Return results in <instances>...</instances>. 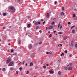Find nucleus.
Wrapping results in <instances>:
<instances>
[{
    "instance_id": "obj_50",
    "label": "nucleus",
    "mask_w": 77,
    "mask_h": 77,
    "mask_svg": "<svg viewBox=\"0 0 77 77\" xmlns=\"http://www.w3.org/2000/svg\"><path fill=\"white\" fill-rule=\"evenodd\" d=\"M54 3L55 4H56V3H57V2L55 1Z\"/></svg>"
},
{
    "instance_id": "obj_53",
    "label": "nucleus",
    "mask_w": 77,
    "mask_h": 77,
    "mask_svg": "<svg viewBox=\"0 0 77 77\" xmlns=\"http://www.w3.org/2000/svg\"><path fill=\"white\" fill-rule=\"evenodd\" d=\"M26 66H27V63H26L25 65Z\"/></svg>"
},
{
    "instance_id": "obj_35",
    "label": "nucleus",
    "mask_w": 77,
    "mask_h": 77,
    "mask_svg": "<svg viewBox=\"0 0 77 77\" xmlns=\"http://www.w3.org/2000/svg\"><path fill=\"white\" fill-rule=\"evenodd\" d=\"M34 1L35 2H38V0H34Z\"/></svg>"
},
{
    "instance_id": "obj_56",
    "label": "nucleus",
    "mask_w": 77,
    "mask_h": 77,
    "mask_svg": "<svg viewBox=\"0 0 77 77\" xmlns=\"http://www.w3.org/2000/svg\"><path fill=\"white\" fill-rule=\"evenodd\" d=\"M7 51L8 52H9L10 51L9 50H8Z\"/></svg>"
},
{
    "instance_id": "obj_25",
    "label": "nucleus",
    "mask_w": 77,
    "mask_h": 77,
    "mask_svg": "<svg viewBox=\"0 0 77 77\" xmlns=\"http://www.w3.org/2000/svg\"><path fill=\"white\" fill-rule=\"evenodd\" d=\"M72 54H70L69 55V57H72Z\"/></svg>"
},
{
    "instance_id": "obj_37",
    "label": "nucleus",
    "mask_w": 77,
    "mask_h": 77,
    "mask_svg": "<svg viewBox=\"0 0 77 77\" xmlns=\"http://www.w3.org/2000/svg\"><path fill=\"white\" fill-rule=\"evenodd\" d=\"M25 62V61H23V65H24V64Z\"/></svg>"
},
{
    "instance_id": "obj_46",
    "label": "nucleus",
    "mask_w": 77,
    "mask_h": 77,
    "mask_svg": "<svg viewBox=\"0 0 77 77\" xmlns=\"http://www.w3.org/2000/svg\"><path fill=\"white\" fill-rule=\"evenodd\" d=\"M45 21H44V22L43 23V24H45Z\"/></svg>"
},
{
    "instance_id": "obj_13",
    "label": "nucleus",
    "mask_w": 77,
    "mask_h": 77,
    "mask_svg": "<svg viewBox=\"0 0 77 77\" xmlns=\"http://www.w3.org/2000/svg\"><path fill=\"white\" fill-rule=\"evenodd\" d=\"M31 57H32L33 56H34V54H32L30 55Z\"/></svg>"
},
{
    "instance_id": "obj_49",
    "label": "nucleus",
    "mask_w": 77,
    "mask_h": 77,
    "mask_svg": "<svg viewBox=\"0 0 77 77\" xmlns=\"http://www.w3.org/2000/svg\"><path fill=\"white\" fill-rule=\"evenodd\" d=\"M46 66H48V64H46Z\"/></svg>"
},
{
    "instance_id": "obj_40",
    "label": "nucleus",
    "mask_w": 77,
    "mask_h": 77,
    "mask_svg": "<svg viewBox=\"0 0 77 77\" xmlns=\"http://www.w3.org/2000/svg\"><path fill=\"white\" fill-rule=\"evenodd\" d=\"M65 53H67V51L66 50L64 51Z\"/></svg>"
},
{
    "instance_id": "obj_33",
    "label": "nucleus",
    "mask_w": 77,
    "mask_h": 77,
    "mask_svg": "<svg viewBox=\"0 0 77 77\" xmlns=\"http://www.w3.org/2000/svg\"><path fill=\"white\" fill-rule=\"evenodd\" d=\"M29 71H27V72L26 74H29Z\"/></svg>"
},
{
    "instance_id": "obj_17",
    "label": "nucleus",
    "mask_w": 77,
    "mask_h": 77,
    "mask_svg": "<svg viewBox=\"0 0 77 77\" xmlns=\"http://www.w3.org/2000/svg\"><path fill=\"white\" fill-rule=\"evenodd\" d=\"M30 24H28L27 26L28 27H30Z\"/></svg>"
},
{
    "instance_id": "obj_10",
    "label": "nucleus",
    "mask_w": 77,
    "mask_h": 77,
    "mask_svg": "<svg viewBox=\"0 0 77 77\" xmlns=\"http://www.w3.org/2000/svg\"><path fill=\"white\" fill-rule=\"evenodd\" d=\"M10 9H11V10H13L14 9V7H11L10 8Z\"/></svg>"
},
{
    "instance_id": "obj_24",
    "label": "nucleus",
    "mask_w": 77,
    "mask_h": 77,
    "mask_svg": "<svg viewBox=\"0 0 77 77\" xmlns=\"http://www.w3.org/2000/svg\"><path fill=\"white\" fill-rule=\"evenodd\" d=\"M46 17L47 18H49V17H50V15H48Z\"/></svg>"
},
{
    "instance_id": "obj_62",
    "label": "nucleus",
    "mask_w": 77,
    "mask_h": 77,
    "mask_svg": "<svg viewBox=\"0 0 77 77\" xmlns=\"http://www.w3.org/2000/svg\"><path fill=\"white\" fill-rule=\"evenodd\" d=\"M3 29H5V27H4L3 28Z\"/></svg>"
},
{
    "instance_id": "obj_39",
    "label": "nucleus",
    "mask_w": 77,
    "mask_h": 77,
    "mask_svg": "<svg viewBox=\"0 0 77 77\" xmlns=\"http://www.w3.org/2000/svg\"><path fill=\"white\" fill-rule=\"evenodd\" d=\"M13 55H15V56H17V53H15L13 54Z\"/></svg>"
},
{
    "instance_id": "obj_48",
    "label": "nucleus",
    "mask_w": 77,
    "mask_h": 77,
    "mask_svg": "<svg viewBox=\"0 0 77 77\" xmlns=\"http://www.w3.org/2000/svg\"><path fill=\"white\" fill-rule=\"evenodd\" d=\"M46 54H49V52H47L46 53Z\"/></svg>"
},
{
    "instance_id": "obj_58",
    "label": "nucleus",
    "mask_w": 77,
    "mask_h": 77,
    "mask_svg": "<svg viewBox=\"0 0 77 77\" xmlns=\"http://www.w3.org/2000/svg\"><path fill=\"white\" fill-rule=\"evenodd\" d=\"M48 33H50V31H48Z\"/></svg>"
},
{
    "instance_id": "obj_19",
    "label": "nucleus",
    "mask_w": 77,
    "mask_h": 77,
    "mask_svg": "<svg viewBox=\"0 0 77 77\" xmlns=\"http://www.w3.org/2000/svg\"><path fill=\"white\" fill-rule=\"evenodd\" d=\"M58 74L59 75H60V74H61L60 71H59V72H58Z\"/></svg>"
},
{
    "instance_id": "obj_55",
    "label": "nucleus",
    "mask_w": 77,
    "mask_h": 77,
    "mask_svg": "<svg viewBox=\"0 0 77 77\" xmlns=\"http://www.w3.org/2000/svg\"><path fill=\"white\" fill-rule=\"evenodd\" d=\"M55 32H56V31H54V33H55Z\"/></svg>"
},
{
    "instance_id": "obj_57",
    "label": "nucleus",
    "mask_w": 77,
    "mask_h": 77,
    "mask_svg": "<svg viewBox=\"0 0 77 77\" xmlns=\"http://www.w3.org/2000/svg\"><path fill=\"white\" fill-rule=\"evenodd\" d=\"M49 54H51V53H49Z\"/></svg>"
},
{
    "instance_id": "obj_59",
    "label": "nucleus",
    "mask_w": 77,
    "mask_h": 77,
    "mask_svg": "<svg viewBox=\"0 0 77 77\" xmlns=\"http://www.w3.org/2000/svg\"><path fill=\"white\" fill-rule=\"evenodd\" d=\"M9 28L10 29H11V26H10L9 27Z\"/></svg>"
},
{
    "instance_id": "obj_15",
    "label": "nucleus",
    "mask_w": 77,
    "mask_h": 77,
    "mask_svg": "<svg viewBox=\"0 0 77 77\" xmlns=\"http://www.w3.org/2000/svg\"><path fill=\"white\" fill-rule=\"evenodd\" d=\"M42 43V42H39L38 44H39V45H41Z\"/></svg>"
},
{
    "instance_id": "obj_54",
    "label": "nucleus",
    "mask_w": 77,
    "mask_h": 77,
    "mask_svg": "<svg viewBox=\"0 0 77 77\" xmlns=\"http://www.w3.org/2000/svg\"><path fill=\"white\" fill-rule=\"evenodd\" d=\"M48 29V28H47V27H46V30H47Z\"/></svg>"
},
{
    "instance_id": "obj_4",
    "label": "nucleus",
    "mask_w": 77,
    "mask_h": 77,
    "mask_svg": "<svg viewBox=\"0 0 77 77\" xmlns=\"http://www.w3.org/2000/svg\"><path fill=\"white\" fill-rule=\"evenodd\" d=\"M72 67H69L68 68V69L69 70H72Z\"/></svg>"
},
{
    "instance_id": "obj_28",
    "label": "nucleus",
    "mask_w": 77,
    "mask_h": 77,
    "mask_svg": "<svg viewBox=\"0 0 77 77\" xmlns=\"http://www.w3.org/2000/svg\"><path fill=\"white\" fill-rule=\"evenodd\" d=\"M11 53H13V52H14V50L11 49Z\"/></svg>"
},
{
    "instance_id": "obj_27",
    "label": "nucleus",
    "mask_w": 77,
    "mask_h": 77,
    "mask_svg": "<svg viewBox=\"0 0 77 77\" xmlns=\"http://www.w3.org/2000/svg\"><path fill=\"white\" fill-rule=\"evenodd\" d=\"M58 33V34H62V33L60 32H59Z\"/></svg>"
},
{
    "instance_id": "obj_21",
    "label": "nucleus",
    "mask_w": 77,
    "mask_h": 77,
    "mask_svg": "<svg viewBox=\"0 0 77 77\" xmlns=\"http://www.w3.org/2000/svg\"><path fill=\"white\" fill-rule=\"evenodd\" d=\"M51 36H52V35H51V34H50V35H49V38H51Z\"/></svg>"
},
{
    "instance_id": "obj_22",
    "label": "nucleus",
    "mask_w": 77,
    "mask_h": 77,
    "mask_svg": "<svg viewBox=\"0 0 77 77\" xmlns=\"http://www.w3.org/2000/svg\"><path fill=\"white\" fill-rule=\"evenodd\" d=\"M20 71H22V69H23V68L22 67H21L20 68H19Z\"/></svg>"
},
{
    "instance_id": "obj_18",
    "label": "nucleus",
    "mask_w": 77,
    "mask_h": 77,
    "mask_svg": "<svg viewBox=\"0 0 77 77\" xmlns=\"http://www.w3.org/2000/svg\"><path fill=\"white\" fill-rule=\"evenodd\" d=\"M64 15V13L63 12L61 13V15Z\"/></svg>"
},
{
    "instance_id": "obj_43",
    "label": "nucleus",
    "mask_w": 77,
    "mask_h": 77,
    "mask_svg": "<svg viewBox=\"0 0 77 77\" xmlns=\"http://www.w3.org/2000/svg\"><path fill=\"white\" fill-rule=\"evenodd\" d=\"M38 24H41V22H37Z\"/></svg>"
},
{
    "instance_id": "obj_60",
    "label": "nucleus",
    "mask_w": 77,
    "mask_h": 77,
    "mask_svg": "<svg viewBox=\"0 0 77 77\" xmlns=\"http://www.w3.org/2000/svg\"><path fill=\"white\" fill-rule=\"evenodd\" d=\"M47 15H50V14H49V13H47Z\"/></svg>"
},
{
    "instance_id": "obj_41",
    "label": "nucleus",
    "mask_w": 77,
    "mask_h": 77,
    "mask_svg": "<svg viewBox=\"0 0 77 77\" xmlns=\"http://www.w3.org/2000/svg\"><path fill=\"white\" fill-rule=\"evenodd\" d=\"M16 74L17 75L18 74V71L16 72Z\"/></svg>"
},
{
    "instance_id": "obj_36",
    "label": "nucleus",
    "mask_w": 77,
    "mask_h": 77,
    "mask_svg": "<svg viewBox=\"0 0 77 77\" xmlns=\"http://www.w3.org/2000/svg\"><path fill=\"white\" fill-rule=\"evenodd\" d=\"M50 72L51 73H53V72L52 71H50Z\"/></svg>"
},
{
    "instance_id": "obj_42",
    "label": "nucleus",
    "mask_w": 77,
    "mask_h": 77,
    "mask_svg": "<svg viewBox=\"0 0 77 77\" xmlns=\"http://www.w3.org/2000/svg\"><path fill=\"white\" fill-rule=\"evenodd\" d=\"M62 55H63V56H64V55H65V54H64V53H62Z\"/></svg>"
},
{
    "instance_id": "obj_44",
    "label": "nucleus",
    "mask_w": 77,
    "mask_h": 77,
    "mask_svg": "<svg viewBox=\"0 0 77 77\" xmlns=\"http://www.w3.org/2000/svg\"><path fill=\"white\" fill-rule=\"evenodd\" d=\"M21 62H20L18 64V65H20V64H21Z\"/></svg>"
},
{
    "instance_id": "obj_47",
    "label": "nucleus",
    "mask_w": 77,
    "mask_h": 77,
    "mask_svg": "<svg viewBox=\"0 0 77 77\" xmlns=\"http://www.w3.org/2000/svg\"><path fill=\"white\" fill-rule=\"evenodd\" d=\"M72 65V63L70 64V66H71Z\"/></svg>"
},
{
    "instance_id": "obj_23",
    "label": "nucleus",
    "mask_w": 77,
    "mask_h": 77,
    "mask_svg": "<svg viewBox=\"0 0 77 77\" xmlns=\"http://www.w3.org/2000/svg\"><path fill=\"white\" fill-rule=\"evenodd\" d=\"M75 27V26H72L71 27V29H72L73 28V27Z\"/></svg>"
},
{
    "instance_id": "obj_3",
    "label": "nucleus",
    "mask_w": 77,
    "mask_h": 77,
    "mask_svg": "<svg viewBox=\"0 0 77 77\" xmlns=\"http://www.w3.org/2000/svg\"><path fill=\"white\" fill-rule=\"evenodd\" d=\"M13 62H11L9 64V66H12V65L13 64Z\"/></svg>"
},
{
    "instance_id": "obj_63",
    "label": "nucleus",
    "mask_w": 77,
    "mask_h": 77,
    "mask_svg": "<svg viewBox=\"0 0 77 77\" xmlns=\"http://www.w3.org/2000/svg\"><path fill=\"white\" fill-rule=\"evenodd\" d=\"M53 20H56V18H54L53 19Z\"/></svg>"
},
{
    "instance_id": "obj_30",
    "label": "nucleus",
    "mask_w": 77,
    "mask_h": 77,
    "mask_svg": "<svg viewBox=\"0 0 77 77\" xmlns=\"http://www.w3.org/2000/svg\"><path fill=\"white\" fill-rule=\"evenodd\" d=\"M6 15V14L5 13H4L3 14V15L4 16H5V15Z\"/></svg>"
},
{
    "instance_id": "obj_1",
    "label": "nucleus",
    "mask_w": 77,
    "mask_h": 77,
    "mask_svg": "<svg viewBox=\"0 0 77 77\" xmlns=\"http://www.w3.org/2000/svg\"><path fill=\"white\" fill-rule=\"evenodd\" d=\"M60 22H59V24L58 25V28H59V26H60V29H62V24H60Z\"/></svg>"
},
{
    "instance_id": "obj_11",
    "label": "nucleus",
    "mask_w": 77,
    "mask_h": 77,
    "mask_svg": "<svg viewBox=\"0 0 77 77\" xmlns=\"http://www.w3.org/2000/svg\"><path fill=\"white\" fill-rule=\"evenodd\" d=\"M75 32V29H73L72 31V32L73 33H74Z\"/></svg>"
},
{
    "instance_id": "obj_14",
    "label": "nucleus",
    "mask_w": 77,
    "mask_h": 77,
    "mask_svg": "<svg viewBox=\"0 0 77 77\" xmlns=\"http://www.w3.org/2000/svg\"><path fill=\"white\" fill-rule=\"evenodd\" d=\"M18 43L19 44H21V40H19L18 42Z\"/></svg>"
},
{
    "instance_id": "obj_20",
    "label": "nucleus",
    "mask_w": 77,
    "mask_h": 77,
    "mask_svg": "<svg viewBox=\"0 0 77 77\" xmlns=\"http://www.w3.org/2000/svg\"><path fill=\"white\" fill-rule=\"evenodd\" d=\"M51 24L52 25H54V22H53L51 23Z\"/></svg>"
},
{
    "instance_id": "obj_34",
    "label": "nucleus",
    "mask_w": 77,
    "mask_h": 77,
    "mask_svg": "<svg viewBox=\"0 0 77 77\" xmlns=\"http://www.w3.org/2000/svg\"><path fill=\"white\" fill-rule=\"evenodd\" d=\"M43 67L44 68H46V66H43Z\"/></svg>"
},
{
    "instance_id": "obj_31",
    "label": "nucleus",
    "mask_w": 77,
    "mask_h": 77,
    "mask_svg": "<svg viewBox=\"0 0 77 77\" xmlns=\"http://www.w3.org/2000/svg\"><path fill=\"white\" fill-rule=\"evenodd\" d=\"M73 18L75 17V14H73Z\"/></svg>"
},
{
    "instance_id": "obj_7",
    "label": "nucleus",
    "mask_w": 77,
    "mask_h": 77,
    "mask_svg": "<svg viewBox=\"0 0 77 77\" xmlns=\"http://www.w3.org/2000/svg\"><path fill=\"white\" fill-rule=\"evenodd\" d=\"M53 27H54L53 26H49L48 27V29H52V28H53Z\"/></svg>"
},
{
    "instance_id": "obj_32",
    "label": "nucleus",
    "mask_w": 77,
    "mask_h": 77,
    "mask_svg": "<svg viewBox=\"0 0 77 77\" xmlns=\"http://www.w3.org/2000/svg\"><path fill=\"white\" fill-rule=\"evenodd\" d=\"M68 23V24H69V25H70V24H71V23L70 22H69Z\"/></svg>"
},
{
    "instance_id": "obj_2",
    "label": "nucleus",
    "mask_w": 77,
    "mask_h": 77,
    "mask_svg": "<svg viewBox=\"0 0 77 77\" xmlns=\"http://www.w3.org/2000/svg\"><path fill=\"white\" fill-rule=\"evenodd\" d=\"M34 23H35V26H38V22L36 21L35 22V21H33V24Z\"/></svg>"
},
{
    "instance_id": "obj_12",
    "label": "nucleus",
    "mask_w": 77,
    "mask_h": 77,
    "mask_svg": "<svg viewBox=\"0 0 77 77\" xmlns=\"http://www.w3.org/2000/svg\"><path fill=\"white\" fill-rule=\"evenodd\" d=\"M58 46H59V47H60L61 46L62 47V45L61 44H59L58 45Z\"/></svg>"
},
{
    "instance_id": "obj_29",
    "label": "nucleus",
    "mask_w": 77,
    "mask_h": 77,
    "mask_svg": "<svg viewBox=\"0 0 77 77\" xmlns=\"http://www.w3.org/2000/svg\"><path fill=\"white\" fill-rule=\"evenodd\" d=\"M38 29H39V26H36V30H38Z\"/></svg>"
},
{
    "instance_id": "obj_64",
    "label": "nucleus",
    "mask_w": 77,
    "mask_h": 77,
    "mask_svg": "<svg viewBox=\"0 0 77 77\" xmlns=\"http://www.w3.org/2000/svg\"><path fill=\"white\" fill-rule=\"evenodd\" d=\"M36 45H38V44L37 43H36Z\"/></svg>"
},
{
    "instance_id": "obj_51",
    "label": "nucleus",
    "mask_w": 77,
    "mask_h": 77,
    "mask_svg": "<svg viewBox=\"0 0 77 77\" xmlns=\"http://www.w3.org/2000/svg\"><path fill=\"white\" fill-rule=\"evenodd\" d=\"M39 32H40L41 33H42V31H41V30H40L39 31Z\"/></svg>"
},
{
    "instance_id": "obj_38",
    "label": "nucleus",
    "mask_w": 77,
    "mask_h": 77,
    "mask_svg": "<svg viewBox=\"0 0 77 77\" xmlns=\"http://www.w3.org/2000/svg\"><path fill=\"white\" fill-rule=\"evenodd\" d=\"M75 48H77V44H76L75 45Z\"/></svg>"
},
{
    "instance_id": "obj_8",
    "label": "nucleus",
    "mask_w": 77,
    "mask_h": 77,
    "mask_svg": "<svg viewBox=\"0 0 77 77\" xmlns=\"http://www.w3.org/2000/svg\"><path fill=\"white\" fill-rule=\"evenodd\" d=\"M11 59H9L7 60V63H9V62H11Z\"/></svg>"
},
{
    "instance_id": "obj_5",
    "label": "nucleus",
    "mask_w": 77,
    "mask_h": 77,
    "mask_svg": "<svg viewBox=\"0 0 77 77\" xmlns=\"http://www.w3.org/2000/svg\"><path fill=\"white\" fill-rule=\"evenodd\" d=\"M71 44L72 47H74V42L73 41L71 42Z\"/></svg>"
},
{
    "instance_id": "obj_16",
    "label": "nucleus",
    "mask_w": 77,
    "mask_h": 77,
    "mask_svg": "<svg viewBox=\"0 0 77 77\" xmlns=\"http://www.w3.org/2000/svg\"><path fill=\"white\" fill-rule=\"evenodd\" d=\"M2 70L3 71H5V70H6V69H5V68H3L2 69Z\"/></svg>"
},
{
    "instance_id": "obj_45",
    "label": "nucleus",
    "mask_w": 77,
    "mask_h": 77,
    "mask_svg": "<svg viewBox=\"0 0 77 77\" xmlns=\"http://www.w3.org/2000/svg\"><path fill=\"white\" fill-rule=\"evenodd\" d=\"M62 9H63V10H64V7H62Z\"/></svg>"
},
{
    "instance_id": "obj_52",
    "label": "nucleus",
    "mask_w": 77,
    "mask_h": 77,
    "mask_svg": "<svg viewBox=\"0 0 77 77\" xmlns=\"http://www.w3.org/2000/svg\"><path fill=\"white\" fill-rule=\"evenodd\" d=\"M8 45H11V43H9L8 44Z\"/></svg>"
},
{
    "instance_id": "obj_26",
    "label": "nucleus",
    "mask_w": 77,
    "mask_h": 77,
    "mask_svg": "<svg viewBox=\"0 0 77 77\" xmlns=\"http://www.w3.org/2000/svg\"><path fill=\"white\" fill-rule=\"evenodd\" d=\"M66 39H67V37H65L64 39V40H66Z\"/></svg>"
},
{
    "instance_id": "obj_9",
    "label": "nucleus",
    "mask_w": 77,
    "mask_h": 77,
    "mask_svg": "<svg viewBox=\"0 0 77 77\" xmlns=\"http://www.w3.org/2000/svg\"><path fill=\"white\" fill-rule=\"evenodd\" d=\"M32 48V45H29V48L31 49Z\"/></svg>"
},
{
    "instance_id": "obj_6",
    "label": "nucleus",
    "mask_w": 77,
    "mask_h": 77,
    "mask_svg": "<svg viewBox=\"0 0 77 77\" xmlns=\"http://www.w3.org/2000/svg\"><path fill=\"white\" fill-rule=\"evenodd\" d=\"M33 65V63L32 62H31L30 64V66H32Z\"/></svg>"
},
{
    "instance_id": "obj_61",
    "label": "nucleus",
    "mask_w": 77,
    "mask_h": 77,
    "mask_svg": "<svg viewBox=\"0 0 77 77\" xmlns=\"http://www.w3.org/2000/svg\"><path fill=\"white\" fill-rule=\"evenodd\" d=\"M44 20L43 19H42L41 20V21H43Z\"/></svg>"
}]
</instances>
